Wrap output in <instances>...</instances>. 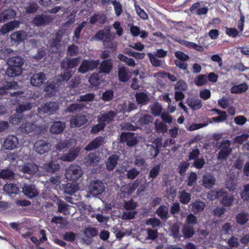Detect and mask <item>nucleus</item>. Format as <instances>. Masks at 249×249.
<instances>
[{
  "label": "nucleus",
  "instance_id": "1",
  "mask_svg": "<svg viewBox=\"0 0 249 249\" xmlns=\"http://www.w3.org/2000/svg\"><path fill=\"white\" fill-rule=\"evenodd\" d=\"M9 67L6 71V74L11 77L20 75L22 71L21 66L23 64L24 60L19 56L10 57L7 62Z\"/></svg>",
  "mask_w": 249,
  "mask_h": 249
},
{
  "label": "nucleus",
  "instance_id": "2",
  "mask_svg": "<svg viewBox=\"0 0 249 249\" xmlns=\"http://www.w3.org/2000/svg\"><path fill=\"white\" fill-rule=\"evenodd\" d=\"M78 63V58H67L64 60L62 62V67L65 69L66 71L59 76L57 80L58 83L60 84L62 82L67 81L69 80L73 73L72 71H70V70L75 67Z\"/></svg>",
  "mask_w": 249,
  "mask_h": 249
},
{
  "label": "nucleus",
  "instance_id": "3",
  "mask_svg": "<svg viewBox=\"0 0 249 249\" xmlns=\"http://www.w3.org/2000/svg\"><path fill=\"white\" fill-rule=\"evenodd\" d=\"M82 175L81 168L77 165H71L66 171V178L71 180L76 181Z\"/></svg>",
  "mask_w": 249,
  "mask_h": 249
},
{
  "label": "nucleus",
  "instance_id": "4",
  "mask_svg": "<svg viewBox=\"0 0 249 249\" xmlns=\"http://www.w3.org/2000/svg\"><path fill=\"white\" fill-rule=\"evenodd\" d=\"M104 191L105 186L102 182L94 181L91 182L89 188V193L92 196L100 195Z\"/></svg>",
  "mask_w": 249,
  "mask_h": 249
},
{
  "label": "nucleus",
  "instance_id": "5",
  "mask_svg": "<svg viewBox=\"0 0 249 249\" xmlns=\"http://www.w3.org/2000/svg\"><path fill=\"white\" fill-rule=\"evenodd\" d=\"M53 18L52 16L46 14L36 16L33 19V23L36 26H45L50 23Z\"/></svg>",
  "mask_w": 249,
  "mask_h": 249
},
{
  "label": "nucleus",
  "instance_id": "6",
  "mask_svg": "<svg viewBox=\"0 0 249 249\" xmlns=\"http://www.w3.org/2000/svg\"><path fill=\"white\" fill-rule=\"evenodd\" d=\"M98 60L93 61H83L80 65L78 71L81 73H85L89 70H92L96 68L99 65Z\"/></svg>",
  "mask_w": 249,
  "mask_h": 249
},
{
  "label": "nucleus",
  "instance_id": "7",
  "mask_svg": "<svg viewBox=\"0 0 249 249\" xmlns=\"http://www.w3.org/2000/svg\"><path fill=\"white\" fill-rule=\"evenodd\" d=\"M34 148L37 153L43 154L50 149L51 144L44 140H40L35 143Z\"/></svg>",
  "mask_w": 249,
  "mask_h": 249
},
{
  "label": "nucleus",
  "instance_id": "8",
  "mask_svg": "<svg viewBox=\"0 0 249 249\" xmlns=\"http://www.w3.org/2000/svg\"><path fill=\"white\" fill-rule=\"evenodd\" d=\"M87 119L85 115H77L72 116L70 120V125L72 127H80L86 124Z\"/></svg>",
  "mask_w": 249,
  "mask_h": 249
},
{
  "label": "nucleus",
  "instance_id": "9",
  "mask_svg": "<svg viewBox=\"0 0 249 249\" xmlns=\"http://www.w3.org/2000/svg\"><path fill=\"white\" fill-rule=\"evenodd\" d=\"M152 120L153 118L145 112L137 114L134 118L135 122L141 124H149L151 123Z\"/></svg>",
  "mask_w": 249,
  "mask_h": 249
},
{
  "label": "nucleus",
  "instance_id": "10",
  "mask_svg": "<svg viewBox=\"0 0 249 249\" xmlns=\"http://www.w3.org/2000/svg\"><path fill=\"white\" fill-rule=\"evenodd\" d=\"M32 107V105L30 104H28L26 105L19 106L18 108H17V111L18 113L17 115L12 117L11 119L10 122L11 123L16 124L20 122V118L19 117V114L27 110H29Z\"/></svg>",
  "mask_w": 249,
  "mask_h": 249
},
{
  "label": "nucleus",
  "instance_id": "11",
  "mask_svg": "<svg viewBox=\"0 0 249 249\" xmlns=\"http://www.w3.org/2000/svg\"><path fill=\"white\" fill-rule=\"evenodd\" d=\"M19 24L20 22L18 20H14L5 24L1 27L0 32L2 35L6 34L15 29L18 28Z\"/></svg>",
  "mask_w": 249,
  "mask_h": 249
},
{
  "label": "nucleus",
  "instance_id": "12",
  "mask_svg": "<svg viewBox=\"0 0 249 249\" xmlns=\"http://www.w3.org/2000/svg\"><path fill=\"white\" fill-rule=\"evenodd\" d=\"M93 39L102 40L105 43L110 41V34L109 29H105L99 31L93 37Z\"/></svg>",
  "mask_w": 249,
  "mask_h": 249
},
{
  "label": "nucleus",
  "instance_id": "13",
  "mask_svg": "<svg viewBox=\"0 0 249 249\" xmlns=\"http://www.w3.org/2000/svg\"><path fill=\"white\" fill-rule=\"evenodd\" d=\"M80 150V148H76L72 151H71L69 153H66L62 156L58 157V159L63 161H71L77 157Z\"/></svg>",
  "mask_w": 249,
  "mask_h": 249
},
{
  "label": "nucleus",
  "instance_id": "14",
  "mask_svg": "<svg viewBox=\"0 0 249 249\" xmlns=\"http://www.w3.org/2000/svg\"><path fill=\"white\" fill-rule=\"evenodd\" d=\"M18 144V138L15 136H10L4 141L3 146L7 149L16 148Z\"/></svg>",
  "mask_w": 249,
  "mask_h": 249
},
{
  "label": "nucleus",
  "instance_id": "15",
  "mask_svg": "<svg viewBox=\"0 0 249 249\" xmlns=\"http://www.w3.org/2000/svg\"><path fill=\"white\" fill-rule=\"evenodd\" d=\"M45 80V75L43 73L39 72L34 74L31 78V84L36 87L40 86Z\"/></svg>",
  "mask_w": 249,
  "mask_h": 249
},
{
  "label": "nucleus",
  "instance_id": "16",
  "mask_svg": "<svg viewBox=\"0 0 249 249\" xmlns=\"http://www.w3.org/2000/svg\"><path fill=\"white\" fill-rule=\"evenodd\" d=\"M200 3L196 2L193 4L190 7V11L193 14L197 15H204L207 14L209 9L207 7H203L199 8Z\"/></svg>",
  "mask_w": 249,
  "mask_h": 249
},
{
  "label": "nucleus",
  "instance_id": "17",
  "mask_svg": "<svg viewBox=\"0 0 249 249\" xmlns=\"http://www.w3.org/2000/svg\"><path fill=\"white\" fill-rule=\"evenodd\" d=\"M121 141L126 142L128 146L134 145L136 143V139L133 137V133H123L121 136Z\"/></svg>",
  "mask_w": 249,
  "mask_h": 249
},
{
  "label": "nucleus",
  "instance_id": "18",
  "mask_svg": "<svg viewBox=\"0 0 249 249\" xmlns=\"http://www.w3.org/2000/svg\"><path fill=\"white\" fill-rule=\"evenodd\" d=\"M58 210L64 214H73L74 213L75 208L65 202H60L58 204Z\"/></svg>",
  "mask_w": 249,
  "mask_h": 249
},
{
  "label": "nucleus",
  "instance_id": "19",
  "mask_svg": "<svg viewBox=\"0 0 249 249\" xmlns=\"http://www.w3.org/2000/svg\"><path fill=\"white\" fill-rule=\"evenodd\" d=\"M215 178L211 174L205 175L202 178V184L207 188H212L214 184Z\"/></svg>",
  "mask_w": 249,
  "mask_h": 249
},
{
  "label": "nucleus",
  "instance_id": "20",
  "mask_svg": "<svg viewBox=\"0 0 249 249\" xmlns=\"http://www.w3.org/2000/svg\"><path fill=\"white\" fill-rule=\"evenodd\" d=\"M116 113L113 111H109L107 113L101 114L98 116V122L105 123V124L111 121L115 117Z\"/></svg>",
  "mask_w": 249,
  "mask_h": 249
},
{
  "label": "nucleus",
  "instance_id": "21",
  "mask_svg": "<svg viewBox=\"0 0 249 249\" xmlns=\"http://www.w3.org/2000/svg\"><path fill=\"white\" fill-rule=\"evenodd\" d=\"M22 192L29 198L36 196L38 193L34 186L30 185H25L22 188Z\"/></svg>",
  "mask_w": 249,
  "mask_h": 249
},
{
  "label": "nucleus",
  "instance_id": "22",
  "mask_svg": "<svg viewBox=\"0 0 249 249\" xmlns=\"http://www.w3.org/2000/svg\"><path fill=\"white\" fill-rule=\"evenodd\" d=\"M118 76L121 81H127L130 77L128 69L124 67H120L118 69Z\"/></svg>",
  "mask_w": 249,
  "mask_h": 249
},
{
  "label": "nucleus",
  "instance_id": "23",
  "mask_svg": "<svg viewBox=\"0 0 249 249\" xmlns=\"http://www.w3.org/2000/svg\"><path fill=\"white\" fill-rule=\"evenodd\" d=\"M112 68V61L111 59L104 60L100 65V71L105 73L110 72Z\"/></svg>",
  "mask_w": 249,
  "mask_h": 249
},
{
  "label": "nucleus",
  "instance_id": "24",
  "mask_svg": "<svg viewBox=\"0 0 249 249\" xmlns=\"http://www.w3.org/2000/svg\"><path fill=\"white\" fill-rule=\"evenodd\" d=\"M26 33L21 31L14 32L10 36L11 40L15 42H20L26 39Z\"/></svg>",
  "mask_w": 249,
  "mask_h": 249
},
{
  "label": "nucleus",
  "instance_id": "25",
  "mask_svg": "<svg viewBox=\"0 0 249 249\" xmlns=\"http://www.w3.org/2000/svg\"><path fill=\"white\" fill-rule=\"evenodd\" d=\"M57 109V104L54 102H51L45 104L40 109L44 112L51 114L55 112Z\"/></svg>",
  "mask_w": 249,
  "mask_h": 249
},
{
  "label": "nucleus",
  "instance_id": "26",
  "mask_svg": "<svg viewBox=\"0 0 249 249\" xmlns=\"http://www.w3.org/2000/svg\"><path fill=\"white\" fill-rule=\"evenodd\" d=\"M15 16L16 13L12 9H8L3 11L0 14V22H4L6 20L14 18Z\"/></svg>",
  "mask_w": 249,
  "mask_h": 249
},
{
  "label": "nucleus",
  "instance_id": "27",
  "mask_svg": "<svg viewBox=\"0 0 249 249\" xmlns=\"http://www.w3.org/2000/svg\"><path fill=\"white\" fill-rule=\"evenodd\" d=\"M65 124L61 122H56L53 123L50 128V131L53 134L61 133L64 128Z\"/></svg>",
  "mask_w": 249,
  "mask_h": 249
},
{
  "label": "nucleus",
  "instance_id": "28",
  "mask_svg": "<svg viewBox=\"0 0 249 249\" xmlns=\"http://www.w3.org/2000/svg\"><path fill=\"white\" fill-rule=\"evenodd\" d=\"M20 170L23 173L32 174L38 170V167L35 164L28 163L23 166L21 168Z\"/></svg>",
  "mask_w": 249,
  "mask_h": 249
},
{
  "label": "nucleus",
  "instance_id": "29",
  "mask_svg": "<svg viewBox=\"0 0 249 249\" xmlns=\"http://www.w3.org/2000/svg\"><path fill=\"white\" fill-rule=\"evenodd\" d=\"M103 138H97L86 147L85 150L89 151L96 148L100 146L103 143Z\"/></svg>",
  "mask_w": 249,
  "mask_h": 249
},
{
  "label": "nucleus",
  "instance_id": "30",
  "mask_svg": "<svg viewBox=\"0 0 249 249\" xmlns=\"http://www.w3.org/2000/svg\"><path fill=\"white\" fill-rule=\"evenodd\" d=\"M135 97L139 104L145 105L149 102V98L147 94L144 92H139L135 94Z\"/></svg>",
  "mask_w": 249,
  "mask_h": 249
},
{
  "label": "nucleus",
  "instance_id": "31",
  "mask_svg": "<svg viewBox=\"0 0 249 249\" xmlns=\"http://www.w3.org/2000/svg\"><path fill=\"white\" fill-rule=\"evenodd\" d=\"M187 105L193 109H198L202 107V103L198 99L189 98L187 100Z\"/></svg>",
  "mask_w": 249,
  "mask_h": 249
},
{
  "label": "nucleus",
  "instance_id": "32",
  "mask_svg": "<svg viewBox=\"0 0 249 249\" xmlns=\"http://www.w3.org/2000/svg\"><path fill=\"white\" fill-rule=\"evenodd\" d=\"M224 144L227 146L224 147L223 146L222 149L219 152L218 156L219 160H223L225 159L231 152V149L229 147L230 145V142L229 141H227L224 142Z\"/></svg>",
  "mask_w": 249,
  "mask_h": 249
},
{
  "label": "nucleus",
  "instance_id": "33",
  "mask_svg": "<svg viewBox=\"0 0 249 249\" xmlns=\"http://www.w3.org/2000/svg\"><path fill=\"white\" fill-rule=\"evenodd\" d=\"M191 205L192 207V211L195 213H197L202 211L205 207V203L199 200L195 201L191 204Z\"/></svg>",
  "mask_w": 249,
  "mask_h": 249
},
{
  "label": "nucleus",
  "instance_id": "34",
  "mask_svg": "<svg viewBox=\"0 0 249 249\" xmlns=\"http://www.w3.org/2000/svg\"><path fill=\"white\" fill-rule=\"evenodd\" d=\"M99 161V158L94 153L90 154L85 158V163L88 165H95L97 164Z\"/></svg>",
  "mask_w": 249,
  "mask_h": 249
},
{
  "label": "nucleus",
  "instance_id": "35",
  "mask_svg": "<svg viewBox=\"0 0 249 249\" xmlns=\"http://www.w3.org/2000/svg\"><path fill=\"white\" fill-rule=\"evenodd\" d=\"M60 166L57 163L52 161L50 163L45 164L43 165V168L48 172L54 173L58 171Z\"/></svg>",
  "mask_w": 249,
  "mask_h": 249
},
{
  "label": "nucleus",
  "instance_id": "36",
  "mask_svg": "<svg viewBox=\"0 0 249 249\" xmlns=\"http://www.w3.org/2000/svg\"><path fill=\"white\" fill-rule=\"evenodd\" d=\"M248 86L245 83L233 86L231 89L232 93H240L245 92L248 89Z\"/></svg>",
  "mask_w": 249,
  "mask_h": 249
},
{
  "label": "nucleus",
  "instance_id": "37",
  "mask_svg": "<svg viewBox=\"0 0 249 249\" xmlns=\"http://www.w3.org/2000/svg\"><path fill=\"white\" fill-rule=\"evenodd\" d=\"M221 196L223 197L221 200V203L224 206L230 207L232 205L234 201V197L232 196L226 195L225 191H224L223 196Z\"/></svg>",
  "mask_w": 249,
  "mask_h": 249
},
{
  "label": "nucleus",
  "instance_id": "38",
  "mask_svg": "<svg viewBox=\"0 0 249 249\" xmlns=\"http://www.w3.org/2000/svg\"><path fill=\"white\" fill-rule=\"evenodd\" d=\"M135 108L136 105L132 103H129L128 104L127 103H124L123 105L118 106V109L124 112H130Z\"/></svg>",
  "mask_w": 249,
  "mask_h": 249
},
{
  "label": "nucleus",
  "instance_id": "39",
  "mask_svg": "<svg viewBox=\"0 0 249 249\" xmlns=\"http://www.w3.org/2000/svg\"><path fill=\"white\" fill-rule=\"evenodd\" d=\"M178 42L183 45H184L188 48H194L199 52H202L203 50L202 46L198 45L196 44L193 42L182 40H179L178 41Z\"/></svg>",
  "mask_w": 249,
  "mask_h": 249
},
{
  "label": "nucleus",
  "instance_id": "40",
  "mask_svg": "<svg viewBox=\"0 0 249 249\" xmlns=\"http://www.w3.org/2000/svg\"><path fill=\"white\" fill-rule=\"evenodd\" d=\"M18 87L15 82H7L4 87L0 88V95H3L7 93V90L10 89H16Z\"/></svg>",
  "mask_w": 249,
  "mask_h": 249
},
{
  "label": "nucleus",
  "instance_id": "41",
  "mask_svg": "<svg viewBox=\"0 0 249 249\" xmlns=\"http://www.w3.org/2000/svg\"><path fill=\"white\" fill-rule=\"evenodd\" d=\"M178 195L179 200L181 203L187 204L190 201L191 196L190 193H187L185 191H182L180 192Z\"/></svg>",
  "mask_w": 249,
  "mask_h": 249
},
{
  "label": "nucleus",
  "instance_id": "42",
  "mask_svg": "<svg viewBox=\"0 0 249 249\" xmlns=\"http://www.w3.org/2000/svg\"><path fill=\"white\" fill-rule=\"evenodd\" d=\"M118 159V157L117 155H113L109 157L107 162V169L109 170H113L116 164Z\"/></svg>",
  "mask_w": 249,
  "mask_h": 249
},
{
  "label": "nucleus",
  "instance_id": "43",
  "mask_svg": "<svg viewBox=\"0 0 249 249\" xmlns=\"http://www.w3.org/2000/svg\"><path fill=\"white\" fill-rule=\"evenodd\" d=\"M4 191L9 194H17L18 189L14 184H6L3 187Z\"/></svg>",
  "mask_w": 249,
  "mask_h": 249
},
{
  "label": "nucleus",
  "instance_id": "44",
  "mask_svg": "<svg viewBox=\"0 0 249 249\" xmlns=\"http://www.w3.org/2000/svg\"><path fill=\"white\" fill-rule=\"evenodd\" d=\"M147 55L149 57L151 64L154 67H158L161 66L162 62L161 60L157 59L155 54L152 53H148Z\"/></svg>",
  "mask_w": 249,
  "mask_h": 249
},
{
  "label": "nucleus",
  "instance_id": "45",
  "mask_svg": "<svg viewBox=\"0 0 249 249\" xmlns=\"http://www.w3.org/2000/svg\"><path fill=\"white\" fill-rule=\"evenodd\" d=\"M183 233L184 236L190 238L194 234V229L193 227L185 224L182 229Z\"/></svg>",
  "mask_w": 249,
  "mask_h": 249
},
{
  "label": "nucleus",
  "instance_id": "46",
  "mask_svg": "<svg viewBox=\"0 0 249 249\" xmlns=\"http://www.w3.org/2000/svg\"><path fill=\"white\" fill-rule=\"evenodd\" d=\"M14 173L9 169H4L0 173V178L6 179H11L14 178Z\"/></svg>",
  "mask_w": 249,
  "mask_h": 249
},
{
  "label": "nucleus",
  "instance_id": "47",
  "mask_svg": "<svg viewBox=\"0 0 249 249\" xmlns=\"http://www.w3.org/2000/svg\"><path fill=\"white\" fill-rule=\"evenodd\" d=\"M158 215L162 219H165L167 217L168 208L165 206H160L157 210Z\"/></svg>",
  "mask_w": 249,
  "mask_h": 249
},
{
  "label": "nucleus",
  "instance_id": "48",
  "mask_svg": "<svg viewBox=\"0 0 249 249\" xmlns=\"http://www.w3.org/2000/svg\"><path fill=\"white\" fill-rule=\"evenodd\" d=\"M216 113L219 115V116L213 117L212 120L214 122L220 123L226 120L227 115L226 112L224 111H220L218 110L215 109Z\"/></svg>",
  "mask_w": 249,
  "mask_h": 249
},
{
  "label": "nucleus",
  "instance_id": "49",
  "mask_svg": "<svg viewBox=\"0 0 249 249\" xmlns=\"http://www.w3.org/2000/svg\"><path fill=\"white\" fill-rule=\"evenodd\" d=\"M194 82L196 85L201 86L207 83V79L205 75H199L195 78Z\"/></svg>",
  "mask_w": 249,
  "mask_h": 249
},
{
  "label": "nucleus",
  "instance_id": "50",
  "mask_svg": "<svg viewBox=\"0 0 249 249\" xmlns=\"http://www.w3.org/2000/svg\"><path fill=\"white\" fill-rule=\"evenodd\" d=\"M79 190V188L76 184H68L65 188V192L70 195H72Z\"/></svg>",
  "mask_w": 249,
  "mask_h": 249
},
{
  "label": "nucleus",
  "instance_id": "51",
  "mask_svg": "<svg viewBox=\"0 0 249 249\" xmlns=\"http://www.w3.org/2000/svg\"><path fill=\"white\" fill-rule=\"evenodd\" d=\"M249 215L245 213H239L237 215V221L238 223L243 225L246 224L249 220Z\"/></svg>",
  "mask_w": 249,
  "mask_h": 249
},
{
  "label": "nucleus",
  "instance_id": "52",
  "mask_svg": "<svg viewBox=\"0 0 249 249\" xmlns=\"http://www.w3.org/2000/svg\"><path fill=\"white\" fill-rule=\"evenodd\" d=\"M151 110L153 115L159 116L161 113L162 107L160 104L157 103L151 106Z\"/></svg>",
  "mask_w": 249,
  "mask_h": 249
},
{
  "label": "nucleus",
  "instance_id": "53",
  "mask_svg": "<svg viewBox=\"0 0 249 249\" xmlns=\"http://www.w3.org/2000/svg\"><path fill=\"white\" fill-rule=\"evenodd\" d=\"M94 96L95 95L93 93H88L79 96L77 100L80 102L91 101L93 100Z\"/></svg>",
  "mask_w": 249,
  "mask_h": 249
},
{
  "label": "nucleus",
  "instance_id": "54",
  "mask_svg": "<svg viewBox=\"0 0 249 249\" xmlns=\"http://www.w3.org/2000/svg\"><path fill=\"white\" fill-rule=\"evenodd\" d=\"M89 82L91 85L96 87L100 84L101 80L99 78V75L98 74H94L92 75L89 78Z\"/></svg>",
  "mask_w": 249,
  "mask_h": 249
},
{
  "label": "nucleus",
  "instance_id": "55",
  "mask_svg": "<svg viewBox=\"0 0 249 249\" xmlns=\"http://www.w3.org/2000/svg\"><path fill=\"white\" fill-rule=\"evenodd\" d=\"M224 193V190H220L219 192L212 191L210 193L208 194V197L211 199L214 200L215 198L223 196Z\"/></svg>",
  "mask_w": 249,
  "mask_h": 249
},
{
  "label": "nucleus",
  "instance_id": "56",
  "mask_svg": "<svg viewBox=\"0 0 249 249\" xmlns=\"http://www.w3.org/2000/svg\"><path fill=\"white\" fill-rule=\"evenodd\" d=\"M35 128V125L31 123H27L20 127V130L22 132L29 133L32 132Z\"/></svg>",
  "mask_w": 249,
  "mask_h": 249
},
{
  "label": "nucleus",
  "instance_id": "57",
  "mask_svg": "<svg viewBox=\"0 0 249 249\" xmlns=\"http://www.w3.org/2000/svg\"><path fill=\"white\" fill-rule=\"evenodd\" d=\"M155 128L157 131H160L162 133H165L167 131V125L158 120L155 122Z\"/></svg>",
  "mask_w": 249,
  "mask_h": 249
},
{
  "label": "nucleus",
  "instance_id": "58",
  "mask_svg": "<svg viewBox=\"0 0 249 249\" xmlns=\"http://www.w3.org/2000/svg\"><path fill=\"white\" fill-rule=\"evenodd\" d=\"M135 10L139 16L143 19H148V16L144 11L141 9L139 6L135 4Z\"/></svg>",
  "mask_w": 249,
  "mask_h": 249
},
{
  "label": "nucleus",
  "instance_id": "59",
  "mask_svg": "<svg viewBox=\"0 0 249 249\" xmlns=\"http://www.w3.org/2000/svg\"><path fill=\"white\" fill-rule=\"evenodd\" d=\"M187 89V85L183 81H179L175 86L176 90L183 91Z\"/></svg>",
  "mask_w": 249,
  "mask_h": 249
},
{
  "label": "nucleus",
  "instance_id": "60",
  "mask_svg": "<svg viewBox=\"0 0 249 249\" xmlns=\"http://www.w3.org/2000/svg\"><path fill=\"white\" fill-rule=\"evenodd\" d=\"M85 107L84 105L82 103L80 104H74L71 105L68 107L67 110L68 112H71L78 110L82 109Z\"/></svg>",
  "mask_w": 249,
  "mask_h": 249
},
{
  "label": "nucleus",
  "instance_id": "61",
  "mask_svg": "<svg viewBox=\"0 0 249 249\" xmlns=\"http://www.w3.org/2000/svg\"><path fill=\"white\" fill-rule=\"evenodd\" d=\"M241 198L244 200L249 199V185L247 184L244 186L243 190L241 193Z\"/></svg>",
  "mask_w": 249,
  "mask_h": 249
},
{
  "label": "nucleus",
  "instance_id": "62",
  "mask_svg": "<svg viewBox=\"0 0 249 249\" xmlns=\"http://www.w3.org/2000/svg\"><path fill=\"white\" fill-rule=\"evenodd\" d=\"M113 97V91L111 90H108L102 94V99L105 101H108L111 100Z\"/></svg>",
  "mask_w": 249,
  "mask_h": 249
},
{
  "label": "nucleus",
  "instance_id": "63",
  "mask_svg": "<svg viewBox=\"0 0 249 249\" xmlns=\"http://www.w3.org/2000/svg\"><path fill=\"white\" fill-rule=\"evenodd\" d=\"M226 33L229 36H231L232 37H235L237 36H239L240 32L238 31L235 28H228L227 27L226 29Z\"/></svg>",
  "mask_w": 249,
  "mask_h": 249
},
{
  "label": "nucleus",
  "instance_id": "64",
  "mask_svg": "<svg viewBox=\"0 0 249 249\" xmlns=\"http://www.w3.org/2000/svg\"><path fill=\"white\" fill-rule=\"evenodd\" d=\"M55 85L52 84L51 82H48L46 83V85L45 89V91L46 93L48 95L50 94L52 92L55 90V89L57 87Z\"/></svg>",
  "mask_w": 249,
  "mask_h": 249
}]
</instances>
